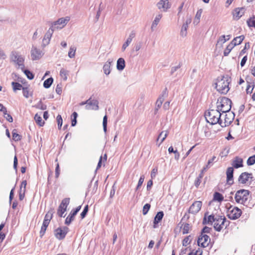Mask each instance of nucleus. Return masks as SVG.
I'll return each mask as SVG.
<instances>
[{
	"instance_id": "nucleus-36",
	"label": "nucleus",
	"mask_w": 255,
	"mask_h": 255,
	"mask_svg": "<svg viewBox=\"0 0 255 255\" xmlns=\"http://www.w3.org/2000/svg\"><path fill=\"white\" fill-rule=\"evenodd\" d=\"M234 47L235 46L232 44V43L230 42L225 49L224 51V55L225 56H228Z\"/></svg>"
},
{
	"instance_id": "nucleus-50",
	"label": "nucleus",
	"mask_w": 255,
	"mask_h": 255,
	"mask_svg": "<svg viewBox=\"0 0 255 255\" xmlns=\"http://www.w3.org/2000/svg\"><path fill=\"white\" fill-rule=\"evenodd\" d=\"M144 175H141L138 180V184L135 188V190H137L140 188V187L141 186V185L144 181Z\"/></svg>"
},
{
	"instance_id": "nucleus-57",
	"label": "nucleus",
	"mask_w": 255,
	"mask_h": 255,
	"mask_svg": "<svg viewBox=\"0 0 255 255\" xmlns=\"http://www.w3.org/2000/svg\"><path fill=\"white\" fill-rule=\"evenodd\" d=\"M56 120L58 124V128L60 129L62 125V119L61 116L60 115H58L57 117Z\"/></svg>"
},
{
	"instance_id": "nucleus-51",
	"label": "nucleus",
	"mask_w": 255,
	"mask_h": 255,
	"mask_svg": "<svg viewBox=\"0 0 255 255\" xmlns=\"http://www.w3.org/2000/svg\"><path fill=\"white\" fill-rule=\"evenodd\" d=\"M150 208V205L148 203H146L145 204L143 207L142 209V214L143 215H146L148 212L149 209Z\"/></svg>"
},
{
	"instance_id": "nucleus-20",
	"label": "nucleus",
	"mask_w": 255,
	"mask_h": 255,
	"mask_svg": "<svg viewBox=\"0 0 255 255\" xmlns=\"http://www.w3.org/2000/svg\"><path fill=\"white\" fill-rule=\"evenodd\" d=\"M157 6L159 9L162 10L163 11H166L170 8V5L168 0H160L157 3Z\"/></svg>"
},
{
	"instance_id": "nucleus-35",
	"label": "nucleus",
	"mask_w": 255,
	"mask_h": 255,
	"mask_svg": "<svg viewBox=\"0 0 255 255\" xmlns=\"http://www.w3.org/2000/svg\"><path fill=\"white\" fill-rule=\"evenodd\" d=\"M76 51V48L74 46H71L70 47L69 51L68 52V56L70 58H74L75 56V53Z\"/></svg>"
},
{
	"instance_id": "nucleus-27",
	"label": "nucleus",
	"mask_w": 255,
	"mask_h": 255,
	"mask_svg": "<svg viewBox=\"0 0 255 255\" xmlns=\"http://www.w3.org/2000/svg\"><path fill=\"white\" fill-rule=\"evenodd\" d=\"M125 67V61L124 58H120L117 60V68L118 70L122 71Z\"/></svg>"
},
{
	"instance_id": "nucleus-46",
	"label": "nucleus",
	"mask_w": 255,
	"mask_h": 255,
	"mask_svg": "<svg viewBox=\"0 0 255 255\" xmlns=\"http://www.w3.org/2000/svg\"><path fill=\"white\" fill-rule=\"evenodd\" d=\"M132 40H130V38H127L125 42L123 44L122 47V51H125L128 46L130 44Z\"/></svg>"
},
{
	"instance_id": "nucleus-58",
	"label": "nucleus",
	"mask_w": 255,
	"mask_h": 255,
	"mask_svg": "<svg viewBox=\"0 0 255 255\" xmlns=\"http://www.w3.org/2000/svg\"><path fill=\"white\" fill-rule=\"evenodd\" d=\"M25 191L24 190H19V199L20 201L24 199Z\"/></svg>"
},
{
	"instance_id": "nucleus-54",
	"label": "nucleus",
	"mask_w": 255,
	"mask_h": 255,
	"mask_svg": "<svg viewBox=\"0 0 255 255\" xmlns=\"http://www.w3.org/2000/svg\"><path fill=\"white\" fill-rule=\"evenodd\" d=\"M191 238L190 236L186 237L184 238V239L182 241V245L184 247H186L188 244H190L191 242V240L190 238Z\"/></svg>"
},
{
	"instance_id": "nucleus-42",
	"label": "nucleus",
	"mask_w": 255,
	"mask_h": 255,
	"mask_svg": "<svg viewBox=\"0 0 255 255\" xmlns=\"http://www.w3.org/2000/svg\"><path fill=\"white\" fill-rule=\"evenodd\" d=\"M11 85L12 86L13 90L14 91L16 90H20L21 88H22V85L16 82H12L11 83Z\"/></svg>"
},
{
	"instance_id": "nucleus-24",
	"label": "nucleus",
	"mask_w": 255,
	"mask_h": 255,
	"mask_svg": "<svg viewBox=\"0 0 255 255\" xmlns=\"http://www.w3.org/2000/svg\"><path fill=\"white\" fill-rule=\"evenodd\" d=\"M112 62V60L109 59L104 65L103 71L104 73L107 75H109L111 72V66Z\"/></svg>"
},
{
	"instance_id": "nucleus-4",
	"label": "nucleus",
	"mask_w": 255,
	"mask_h": 255,
	"mask_svg": "<svg viewBox=\"0 0 255 255\" xmlns=\"http://www.w3.org/2000/svg\"><path fill=\"white\" fill-rule=\"evenodd\" d=\"M232 101L230 99L224 97L221 99L219 102L218 100L217 103V110L220 113H227L230 111L231 109Z\"/></svg>"
},
{
	"instance_id": "nucleus-6",
	"label": "nucleus",
	"mask_w": 255,
	"mask_h": 255,
	"mask_svg": "<svg viewBox=\"0 0 255 255\" xmlns=\"http://www.w3.org/2000/svg\"><path fill=\"white\" fill-rule=\"evenodd\" d=\"M70 17L69 16H66L65 17H61L57 20L51 23L50 28L52 29L53 31L58 29L63 28L69 21Z\"/></svg>"
},
{
	"instance_id": "nucleus-48",
	"label": "nucleus",
	"mask_w": 255,
	"mask_h": 255,
	"mask_svg": "<svg viewBox=\"0 0 255 255\" xmlns=\"http://www.w3.org/2000/svg\"><path fill=\"white\" fill-rule=\"evenodd\" d=\"M37 109H39L42 110H46L47 108V106L46 105L43 104L42 102L40 101L38 102V103L35 106Z\"/></svg>"
},
{
	"instance_id": "nucleus-12",
	"label": "nucleus",
	"mask_w": 255,
	"mask_h": 255,
	"mask_svg": "<svg viewBox=\"0 0 255 255\" xmlns=\"http://www.w3.org/2000/svg\"><path fill=\"white\" fill-rule=\"evenodd\" d=\"M68 232V228L67 227H60L54 231L55 237L59 240L63 239Z\"/></svg>"
},
{
	"instance_id": "nucleus-16",
	"label": "nucleus",
	"mask_w": 255,
	"mask_h": 255,
	"mask_svg": "<svg viewBox=\"0 0 255 255\" xmlns=\"http://www.w3.org/2000/svg\"><path fill=\"white\" fill-rule=\"evenodd\" d=\"M242 214V211L238 207H234L231 210L229 211L228 217L232 220H236L239 218Z\"/></svg>"
},
{
	"instance_id": "nucleus-40",
	"label": "nucleus",
	"mask_w": 255,
	"mask_h": 255,
	"mask_svg": "<svg viewBox=\"0 0 255 255\" xmlns=\"http://www.w3.org/2000/svg\"><path fill=\"white\" fill-rule=\"evenodd\" d=\"M68 74V71L64 68H62L60 71V75L63 79L64 81H66L67 79V75Z\"/></svg>"
},
{
	"instance_id": "nucleus-23",
	"label": "nucleus",
	"mask_w": 255,
	"mask_h": 255,
	"mask_svg": "<svg viewBox=\"0 0 255 255\" xmlns=\"http://www.w3.org/2000/svg\"><path fill=\"white\" fill-rule=\"evenodd\" d=\"M207 213H206L204 215V217L203 221V224H212L213 223H214L215 221V219H216V216L215 217L213 215H209L207 217Z\"/></svg>"
},
{
	"instance_id": "nucleus-7",
	"label": "nucleus",
	"mask_w": 255,
	"mask_h": 255,
	"mask_svg": "<svg viewBox=\"0 0 255 255\" xmlns=\"http://www.w3.org/2000/svg\"><path fill=\"white\" fill-rule=\"evenodd\" d=\"M229 222L227 221L224 216H216L214 228L217 231L220 232L225 226L227 227Z\"/></svg>"
},
{
	"instance_id": "nucleus-61",
	"label": "nucleus",
	"mask_w": 255,
	"mask_h": 255,
	"mask_svg": "<svg viewBox=\"0 0 255 255\" xmlns=\"http://www.w3.org/2000/svg\"><path fill=\"white\" fill-rule=\"evenodd\" d=\"M211 230L212 229L211 228L206 226L202 229L201 233H203V234H205V233H209Z\"/></svg>"
},
{
	"instance_id": "nucleus-62",
	"label": "nucleus",
	"mask_w": 255,
	"mask_h": 255,
	"mask_svg": "<svg viewBox=\"0 0 255 255\" xmlns=\"http://www.w3.org/2000/svg\"><path fill=\"white\" fill-rule=\"evenodd\" d=\"M97 189H98V181H96L95 182V183H94V186H93V188L91 194H95V193L96 192Z\"/></svg>"
},
{
	"instance_id": "nucleus-28",
	"label": "nucleus",
	"mask_w": 255,
	"mask_h": 255,
	"mask_svg": "<svg viewBox=\"0 0 255 255\" xmlns=\"http://www.w3.org/2000/svg\"><path fill=\"white\" fill-rule=\"evenodd\" d=\"M245 38V36L244 35H241L239 36H237L234 38V39L231 42L232 44L235 46L236 45L240 44L243 40Z\"/></svg>"
},
{
	"instance_id": "nucleus-8",
	"label": "nucleus",
	"mask_w": 255,
	"mask_h": 255,
	"mask_svg": "<svg viewBox=\"0 0 255 255\" xmlns=\"http://www.w3.org/2000/svg\"><path fill=\"white\" fill-rule=\"evenodd\" d=\"M70 203V198H65L62 200L61 203L59 205L57 209V214L60 217H64L63 216V214L67 210V208Z\"/></svg>"
},
{
	"instance_id": "nucleus-22",
	"label": "nucleus",
	"mask_w": 255,
	"mask_h": 255,
	"mask_svg": "<svg viewBox=\"0 0 255 255\" xmlns=\"http://www.w3.org/2000/svg\"><path fill=\"white\" fill-rule=\"evenodd\" d=\"M243 160L242 158L236 156L232 162L233 167L238 168L243 166Z\"/></svg>"
},
{
	"instance_id": "nucleus-56",
	"label": "nucleus",
	"mask_w": 255,
	"mask_h": 255,
	"mask_svg": "<svg viewBox=\"0 0 255 255\" xmlns=\"http://www.w3.org/2000/svg\"><path fill=\"white\" fill-rule=\"evenodd\" d=\"M190 225L189 224H185L184 225L183 228L182 229V233L183 234H187L190 229Z\"/></svg>"
},
{
	"instance_id": "nucleus-13",
	"label": "nucleus",
	"mask_w": 255,
	"mask_h": 255,
	"mask_svg": "<svg viewBox=\"0 0 255 255\" xmlns=\"http://www.w3.org/2000/svg\"><path fill=\"white\" fill-rule=\"evenodd\" d=\"M30 54L32 60H39L44 55V53L40 49L33 46L31 48Z\"/></svg>"
},
{
	"instance_id": "nucleus-18",
	"label": "nucleus",
	"mask_w": 255,
	"mask_h": 255,
	"mask_svg": "<svg viewBox=\"0 0 255 255\" xmlns=\"http://www.w3.org/2000/svg\"><path fill=\"white\" fill-rule=\"evenodd\" d=\"M181 65V63H179L177 65L171 67L170 72V75L174 77L181 76L182 75Z\"/></svg>"
},
{
	"instance_id": "nucleus-38",
	"label": "nucleus",
	"mask_w": 255,
	"mask_h": 255,
	"mask_svg": "<svg viewBox=\"0 0 255 255\" xmlns=\"http://www.w3.org/2000/svg\"><path fill=\"white\" fill-rule=\"evenodd\" d=\"M164 100V99L162 97H159L158 98L156 102V111H158V110L161 107Z\"/></svg>"
},
{
	"instance_id": "nucleus-33",
	"label": "nucleus",
	"mask_w": 255,
	"mask_h": 255,
	"mask_svg": "<svg viewBox=\"0 0 255 255\" xmlns=\"http://www.w3.org/2000/svg\"><path fill=\"white\" fill-rule=\"evenodd\" d=\"M168 132L167 131H163L161 132V133L159 134L157 140L158 141L159 138H161V137H162V138L161 139L160 142L159 144V146L165 139V138H166V137L168 135Z\"/></svg>"
},
{
	"instance_id": "nucleus-3",
	"label": "nucleus",
	"mask_w": 255,
	"mask_h": 255,
	"mask_svg": "<svg viewBox=\"0 0 255 255\" xmlns=\"http://www.w3.org/2000/svg\"><path fill=\"white\" fill-rule=\"evenodd\" d=\"M250 191L248 190L241 189L237 191L235 199L237 203L243 204L247 207L249 206V198Z\"/></svg>"
},
{
	"instance_id": "nucleus-15",
	"label": "nucleus",
	"mask_w": 255,
	"mask_h": 255,
	"mask_svg": "<svg viewBox=\"0 0 255 255\" xmlns=\"http://www.w3.org/2000/svg\"><path fill=\"white\" fill-rule=\"evenodd\" d=\"M202 205V203L200 201L194 202L189 209V213L192 214H196L199 212Z\"/></svg>"
},
{
	"instance_id": "nucleus-52",
	"label": "nucleus",
	"mask_w": 255,
	"mask_h": 255,
	"mask_svg": "<svg viewBox=\"0 0 255 255\" xmlns=\"http://www.w3.org/2000/svg\"><path fill=\"white\" fill-rule=\"evenodd\" d=\"M22 93L23 96L26 98H28L29 96L31 95V94H29V91L28 90V88L27 87H23L22 88Z\"/></svg>"
},
{
	"instance_id": "nucleus-19",
	"label": "nucleus",
	"mask_w": 255,
	"mask_h": 255,
	"mask_svg": "<svg viewBox=\"0 0 255 255\" xmlns=\"http://www.w3.org/2000/svg\"><path fill=\"white\" fill-rule=\"evenodd\" d=\"M234 168L233 167H229L226 171L227 183L228 185H232L234 184L233 179Z\"/></svg>"
},
{
	"instance_id": "nucleus-30",
	"label": "nucleus",
	"mask_w": 255,
	"mask_h": 255,
	"mask_svg": "<svg viewBox=\"0 0 255 255\" xmlns=\"http://www.w3.org/2000/svg\"><path fill=\"white\" fill-rule=\"evenodd\" d=\"M49 223L50 222L49 221L43 220L42 226L40 231V235L41 237L43 236L44 235L46 231V229L49 224Z\"/></svg>"
},
{
	"instance_id": "nucleus-41",
	"label": "nucleus",
	"mask_w": 255,
	"mask_h": 255,
	"mask_svg": "<svg viewBox=\"0 0 255 255\" xmlns=\"http://www.w3.org/2000/svg\"><path fill=\"white\" fill-rule=\"evenodd\" d=\"M188 26H186V24H183L181 27L180 35L182 37H185L187 35V30Z\"/></svg>"
},
{
	"instance_id": "nucleus-31",
	"label": "nucleus",
	"mask_w": 255,
	"mask_h": 255,
	"mask_svg": "<svg viewBox=\"0 0 255 255\" xmlns=\"http://www.w3.org/2000/svg\"><path fill=\"white\" fill-rule=\"evenodd\" d=\"M202 13V9H200L197 10V11L196 13V15H195V17L194 21H193V23L194 24L197 25L199 23Z\"/></svg>"
},
{
	"instance_id": "nucleus-55",
	"label": "nucleus",
	"mask_w": 255,
	"mask_h": 255,
	"mask_svg": "<svg viewBox=\"0 0 255 255\" xmlns=\"http://www.w3.org/2000/svg\"><path fill=\"white\" fill-rule=\"evenodd\" d=\"M88 205H87L84 207L83 211L82 212V213L80 214V216H81V218L82 219H84L86 217V216L88 213Z\"/></svg>"
},
{
	"instance_id": "nucleus-39",
	"label": "nucleus",
	"mask_w": 255,
	"mask_h": 255,
	"mask_svg": "<svg viewBox=\"0 0 255 255\" xmlns=\"http://www.w3.org/2000/svg\"><path fill=\"white\" fill-rule=\"evenodd\" d=\"M214 200L221 202L224 200V197L221 193L216 192L214 194Z\"/></svg>"
},
{
	"instance_id": "nucleus-11",
	"label": "nucleus",
	"mask_w": 255,
	"mask_h": 255,
	"mask_svg": "<svg viewBox=\"0 0 255 255\" xmlns=\"http://www.w3.org/2000/svg\"><path fill=\"white\" fill-rule=\"evenodd\" d=\"M210 242V237L206 235L201 233L200 236L199 237L197 243L199 246H201L203 248L207 247L209 246Z\"/></svg>"
},
{
	"instance_id": "nucleus-1",
	"label": "nucleus",
	"mask_w": 255,
	"mask_h": 255,
	"mask_svg": "<svg viewBox=\"0 0 255 255\" xmlns=\"http://www.w3.org/2000/svg\"><path fill=\"white\" fill-rule=\"evenodd\" d=\"M231 82V78L228 75L219 77L216 80V89L222 94H226L230 90L229 84Z\"/></svg>"
},
{
	"instance_id": "nucleus-2",
	"label": "nucleus",
	"mask_w": 255,
	"mask_h": 255,
	"mask_svg": "<svg viewBox=\"0 0 255 255\" xmlns=\"http://www.w3.org/2000/svg\"><path fill=\"white\" fill-rule=\"evenodd\" d=\"M221 116V113L217 109L210 110L205 113V117L208 123L215 125L222 122Z\"/></svg>"
},
{
	"instance_id": "nucleus-47",
	"label": "nucleus",
	"mask_w": 255,
	"mask_h": 255,
	"mask_svg": "<svg viewBox=\"0 0 255 255\" xmlns=\"http://www.w3.org/2000/svg\"><path fill=\"white\" fill-rule=\"evenodd\" d=\"M15 130V129H14L12 131V138L14 141H17L21 139V136L18 133H16Z\"/></svg>"
},
{
	"instance_id": "nucleus-5",
	"label": "nucleus",
	"mask_w": 255,
	"mask_h": 255,
	"mask_svg": "<svg viewBox=\"0 0 255 255\" xmlns=\"http://www.w3.org/2000/svg\"><path fill=\"white\" fill-rule=\"evenodd\" d=\"M10 59L12 62L18 66L21 70L24 68V57L16 51H12L10 54Z\"/></svg>"
},
{
	"instance_id": "nucleus-21",
	"label": "nucleus",
	"mask_w": 255,
	"mask_h": 255,
	"mask_svg": "<svg viewBox=\"0 0 255 255\" xmlns=\"http://www.w3.org/2000/svg\"><path fill=\"white\" fill-rule=\"evenodd\" d=\"M245 11V8L243 7L235 8L233 11L234 18L236 20L239 19L244 15Z\"/></svg>"
},
{
	"instance_id": "nucleus-17",
	"label": "nucleus",
	"mask_w": 255,
	"mask_h": 255,
	"mask_svg": "<svg viewBox=\"0 0 255 255\" xmlns=\"http://www.w3.org/2000/svg\"><path fill=\"white\" fill-rule=\"evenodd\" d=\"M53 32L54 31L52 30V29L49 28L44 35L41 44V46L43 48L45 47L49 44Z\"/></svg>"
},
{
	"instance_id": "nucleus-29",
	"label": "nucleus",
	"mask_w": 255,
	"mask_h": 255,
	"mask_svg": "<svg viewBox=\"0 0 255 255\" xmlns=\"http://www.w3.org/2000/svg\"><path fill=\"white\" fill-rule=\"evenodd\" d=\"M76 215V214L71 210L68 217L66 218L65 224L67 225H70L72 221L74 220V217Z\"/></svg>"
},
{
	"instance_id": "nucleus-60",
	"label": "nucleus",
	"mask_w": 255,
	"mask_h": 255,
	"mask_svg": "<svg viewBox=\"0 0 255 255\" xmlns=\"http://www.w3.org/2000/svg\"><path fill=\"white\" fill-rule=\"evenodd\" d=\"M142 42L141 41L137 43L135 45V50L136 51H139L142 48Z\"/></svg>"
},
{
	"instance_id": "nucleus-63",
	"label": "nucleus",
	"mask_w": 255,
	"mask_h": 255,
	"mask_svg": "<svg viewBox=\"0 0 255 255\" xmlns=\"http://www.w3.org/2000/svg\"><path fill=\"white\" fill-rule=\"evenodd\" d=\"M56 92L59 94L60 95L62 93V86L61 85L58 84L56 87L55 89Z\"/></svg>"
},
{
	"instance_id": "nucleus-53",
	"label": "nucleus",
	"mask_w": 255,
	"mask_h": 255,
	"mask_svg": "<svg viewBox=\"0 0 255 255\" xmlns=\"http://www.w3.org/2000/svg\"><path fill=\"white\" fill-rule=\"evenodd\" d=\"M103 126L104 132H106L107 129V116L106 115L103 118Z\"/></svg>"
},
{
	"instance_id": "nucleus-32",
	"label": "nucleus",
	"mask_w": 255,
	"mask_h": 255,
	"mask_svg": "<svg viewBox=\"0 0 255 255\" xmlns=\"http://www.w3.org/2000/svg\"><path fill=\"white\" fill-rule=\"evenodd\" d=\"M34 120L36 124L39 126L42 127L44 125V122L42 121V118L38 114L35 115Z\"/></svg>"
},
{
	"instance_id": "nucleus-10",
	"label": "nucleus",
	"mask_w": 255,
	"mask_h": 255,
	"mask_svg": "<svg viewBox=\"0 0 255 255\" xmlns=\"http://www.w3.org/2000/svg\"><path fill=\"white\" fill-rule=\"evenodd\" d=\"M226 114L224 116V121L219 123V125L222 127H226L229 126L233 121L235 118V114L233 112L230 111L225 113Z\"/></svg>"
},
{
	"instance_id": "nucleus-49",
	"label": "nucleus",
	"mask_w": 255,
	"mask_h": 255,
	"mask_svg": "<svg viewBox=\"0 0 255 255\" xmlns=\"http://www.w3.org/2000/svg\"><path fill=\"white\" fill-rule=\"evenodd\" d=\"M247 164L248 165H252L255 163V155L250 156L247 160Z\"/></svg>"
},
{
	"instance_id": "nucleus-64",
	"label": "nucleus",
	"mask_w": 255,
	"mask_h": 255,
	"mask_svg": "<svg viewBox=\"0 0 255 255\" xmlns=\"http://www.w3.org/2000/svg\"><path fill=\"white\" fill-rule=\"evenodd\" d=\"M26 184L27 182L26 180L22 181V182L21 183L19 190H24L25 191Z\"/></svg>"
},
{
	"instance_id": "nucleus-37",
	"label": "nucleus",
	"mask_w": 255,
	"mask_h": 255,
	"mask_svg": "<svg viewBox=\"0 0 255 255\" xmlns=\"http://www.w3.org/2000/svg\"><path fill=\"white\" fill-rule=\"evenodd\" d=\"M53 82V79L52 77L46 79L43 83V86L45 88H49Z\"/></svg>"
},
{
	"instance_id": "nucleus-43",
	"label": "nucleus",
	"mask_w": 255,
	"mask_h": 255,
	"mask_svg": "<svg viewBox=\"0 0 255 255\" xmlns=\"http://www.w3.org/2000/svg\"><path fill=\"white\" fill-rule=\"evenodd\" d=\"M53 210H51L50 211H49L45 215V217H44V220H46L47 221H49V222H50V220H51V219L52 218V216H53Z\"/></svg>"
},
{
	"instance_id": "nucleus-26",
	"label": "nucleus",
	"mask_w": 255,
	"mask_h": 255,
	"mask_svg": "<svg viewBox=\"0 0 255 255\" xmlns=\"http://www.w3.org/2000/svg\"><path fill=\"white\" fill-rule=\"evenodd\" d=\"M162 17V14L161 13H159L155 16L154 20L153 21V22L152 23L151 26V29L152 31H153L154 30V28L156 27V26L159 23Z\"/></svg>"
},
{
	"instance_id": "nucleus-59",
	"label": "nucleus",
	"mask_w": 255,
	"mask_h": 255,
	"mask_svg": "<svg viewBox=\"0 0 255 255\" xmlns=\"http://www.w3.org/2000/svg\"><path fill=\"white\" fill-rule=\"evenodd\" d=\"M3 115H4V118H5L7 121H8L10 123H12L13 122L12 117H11V115L7 114V112L5 114H3Z\"/></svg>"
},
{
	"instance_id": "nucleus-45",
	"label": "nucleus",
	"mask_w": 255,
	"mask_h": 255,
	"mask_svg": "<svg viewBox=\"0 0 255 255\" xmlns=\"http://www.w3.org/2000/svg\"><path fill=\"white\" fill-rule=\"evenodd\" d=\"M247 23L249 27H255V16H253L247 20Z\"/></svg>"
},
{
	"instance_id": "nucleus-34",
	"label": "nucleus",
	"mask_w": 255,
	"mask_h": 255,
	"mask_svg": "<svg viewBox=\"0 0 255 255\" xmlns=\"http://www.w3.org/2000/svg\"><path fill=\"white\" fill-rule=\"evenodd\" d=\"M227 41L226 40V36L225 35H223L220 36L217 40L216 45L223 46L224 43H225Z\"/></svg>"
},
{
	"instance_id": "nucleus-44",
	"label": "nucleus",
	"mask_w": 255,
	"mask_h": 255,
	"mask_svg": "<svg viewBox=\"0 0 255 255\" xmlns=\"http://www.w3.org/2000/svg\"><path fill=\"white\" fill-rule=\"evenodd\" d=\"M22 71L26 76L27 78L29 80H32L34 78V75L28 70H25L24 68Z\"/></svg>"
},
{
	"instance_id": "nucleus-25",
	"label": "nucleus",
	"mask_w": 255,
	"mask_h": 255,
	"mask_svg": "<svg viewBox=\"0 0 255 255\" xmlns=\"http://www.w3.org/2000/svg\"><path fill=\"white\" fill-rule=\"evenodd\" d=\"M164 216V213L162 211L158 212L157 214L155 215L154 219V225L153 228H156L157 226H156V224H157L159 222L161 221L162 219L163 218Z\"/></svg>"
},
{
	"instance_id": "nucleus-14",
	"label": "nucleus",
	"mask_w": 255,
	"mask_h": 255,
	"mask_svg": "<svg viewBox=\"0 0 255 255\" xmlns=\"http://www.w3.org/2000/svg\"><path fill=\"white\" fill-rule=\"evenodd\" d=\"M88 104L86 105L85 109L87 110H99V102L97 100L92 99V98H90L88 100Z\"/></svg>"
},
{
	"instance_id": "nucleus-9",
	"label": "nucleus",
	"mask_w": 255,
	"mask_h": 255,
	"mask_svg": "<svg viewBox=\"0 0 255 255\" xmlns=\"http://www.w3.org/2000/svg\"><path fill=\"white\" fill-rule=\"evenodd\" d=\"M253 178L252 173L244 172L240 175L238 178V182L240 184H248L249 183L251 182Z\"/></svg>"
}]
</instances>
